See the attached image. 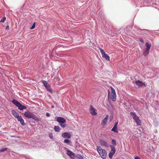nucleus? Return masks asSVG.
I'll return each mask as SVG.
<instances>
[{
  "label": "nucleus",
  "mask_w": 159,
  "mask_h": 159,
  "mask_svg": "<svg viewBox=\"0 0 159 159\" xmlns=\"http://www.w3.org/2000/svg\"><path fill=\"white\" fill-rule=\"evenodd\" d=\"M97 150L101 158L103 159L106 158L107 152L105 150L102 149L100 146H97Z\"/></svg>",
  "instance_id": "1"
},
{
  "label": "nucleus",
  "mask_w": 159,
  "mask_h": 159,
  "mask_svg": "<svg viewBox=\"0 0 159 159\" xmlns=\"http://www.w3.org/2000/svg\"><path fill=\"white\" fill-rule=\"evenodd\" d=\"M25 116L28 119L32 118L35 120H38V118L32 112L27 111L24 114Z\"/></svg>",
  "instance_id": "2"
},
{
  "label": "nucleus",
  "mask_w": 159,
  "mask_h": 159,
  "mask_svg": "<svg viewBox=\"0 0 159 159\" xmlns=\"http://www.w3.org/2000/svg\"><path fill=\"white\" fill-rule=\"evenodd\" d=\"M12 102L15 105V106H17L18 108L20 110H22L24 109H26V107L19 102L17 100L14 99L12 101Z\"/></svg>",
  "instance_id": "3"
},
{
  "label": "nucleus",
  "mask_w": 159,
  "mask_h": 159,
  "mask_svg": "<svg viewBox=\"0 0 159 159\" xmlns=\"http://www.w3.org/2000/svg\"><path fill=\"white\" fill-rule=\"evenodd\" d=\"M130 114L132 116L133 119L135 120L137 125H140L141 122L139 119V117L136 115V114L132 112H130Z\"/></svg>",
  "instance_id": "4"
},
{
  "label": "nucleus",
  "mask_w": 159,
  "mask_h": 159,
  "mask_svg": "<svg viewBox=\"0 0 159 159\" xmlns=\"http://www.w3.org/2000/svg\"><path fill=\"white\" fill-rule=\"evenodd\" d=\"M146 48L144 52V55L145 56L148 54L150 49L151 47V44H149L147 42L145 44Z\"/></svg>",
  "instance_id": "5"
},
{
  "label": "nucleus",
  "mask_w": 159,
  "mask_h": 159,
  "mask_svg": "<svg viewBox=\"0 0 159 159\" xmlns=\"http://www.w3.org/2000/svg\"><path fill=\"white\" fill-rule=\"evenodd\" d=\"M111 150L109 153V157L111 159L115 153L116 149L113 146L111 147Z\"/></svg>",
  "instance_id": "6"
},
{
  "label": "nucleus",
  "mask_w": 159,
  "mask_h": 159,
  "mask_svg": "<svg viewBox=\"0 0 159 159\" xmlns=\"http://www.w3.org/2000/svg\"><path fill=\"white\" fill-rule=\"evenodd\" d=\"M89 111L90 113L93 116H95L97 114V113L95 111V109L92 105H90Z\"/></svg>",
  "instance_id": "7"
},
{
  "label": "nucleus",
  "mask_w": 159,
  "mask_h": 159,
  "mask_svg": "<svg viewBox=\"0 0 159 159\" xmlns=\"http://www.w3.org/2000/svg\"><path fill=\"white\" fill-rule=\"evenodd\" d=\"M108 115H107L102 120L101 122V124L103 127H104L107 123V121L108 119Z\"/></svg>",
  "instance_id": "8"
},
{
  "label": "nucleus",
  "mask_w": 159,
  "mask_h": 159,
  "mask_svg": "<svg viewBox=\"0 0 159 159\" xmlns=\"http://www.w3.org/2000/svg\"><path fill=\"white\" fill-rule=\"evenodd\" d=\"M57 121L59 123H65L66 122V120L63 117H57Z\"/></svg>",
  "instance_id": "9"
},
{
  "label": "nucleus",
  "mask_w": 159,
  "mask_h": 159,
  "mask_svg": "<svg viewBox=\"0 0 159 159\" xmlns=\"http://www.w3.org/2000/svg\"><path fill=\"white\" fill-rule=\"evenodd\" d=\"M16 118L20 122L22 125H25L24 120L22 119L21 116H19Z\"/></svg>",
  "instance_id": "10"
},
{
  "label": "nucleus",
  "mask_w": 159,
  "mask_h": 159,
  "mask_svg": "<svg viewBox=\"0 0 159 159\" xmlns=\"http://www.w3.org/2000/svg\"><path fill=\"white\" fill-rule=\"evenodd\" d=\"M62 136L64 138L70 139L71 137V135L69 133L65 132L62 134Z\"/></svg>",
  "instance_id": "11"
},
{
  "label": "nucleus",
  "mask_w": 159,
  "mask_h": 159,
  "mask_svg": "<svg viewBox=\"0 0 159 159\" xmlns=\"http://www.w3.org/2000/svg\"><path fill=\"white\" fill-rule=\"evenodd\" d=\"M42 82L44 86L46 87L47 89L48 90H51L50 87L48 83L46 81L44 80H42Z\"/></svg>",
  "instance_id": "12"
},
{
  "label": "nucleus",
  "mask_w": 159,
  "mask_h": 159,
  "mask_svg": "<svg viewBox=\"0 0 159 159\" xmlns=\"http://www.w3.org/2000/svg\"><path fill=\"white\" fill-rule=\"evenodd\" d=\"M99 142L102 146L105 147H107L108 144L106 142L102 139H101L99 140Z\"/></svg>",
  "instance_id": "13"
},
{
  "label": "nucleus",
  "mask_w": 159,
  "mask_h": 159,
  "mask_svg": "<svg viewBox=\"0 0 159 159\" xmlns=\"http://www.w3.org/2000/svg\"><path fill=\"white\" fill-rule=\"evenodd\" d=\"M136 84L139 87L142 86L143 85L145 86V84L142 81L139 80H136L135 82Z\"/></svg>",
  "instance_id": "14"
},
{
  "label": "nucleus",
  "mask_w": 159,
  "mask_h": 159,
  "mask_svg": "<svg viewBox=\"0 0 159 159\" xmlns=\"http://www.w3.org/2000/svg\"><path fill=\"white\" fill-rule=\"evenodd\" d=\"M66 154L67 155L69 156L70 157H74L75 155L73 152L69 150H67Z\"/></svg>",
  "instance_id": "15"
},
{
  "label": "nucleus",
  "mask_w": 159,
  "mask_h": 159,
  "mask_svg": "<svg viewBox=\"0 0 159 159\" xmlns=\"http://www.w3.org/2000/svg\"><path fill=\"white\" fill-rule=\"evenodd\" d=\"M11 113L16 118L19 116V114L16 112L14 110H12L11 111Z\"/></svg>",
  "instance_id": "16"
},
{
  "label": "nucleus",
  "mask_w": 159,
  "mask_h": 159,
  "mask_svg": "<svg viewBox=\"0 0 159 159\" xmlns=\"http://www.w3.org/2000/svg\"><path fill=\"white\" fill-rule=\"evenodd\" d=\"M116 93L112 94V95H111V98L112 101L115 102L116 101Z\"/></svg>",
  "instance_id": "17"
},
{
  "label": "nucleus",
  "mask_w": 159,
  "mask_h": 159,
  "mask_svg": "<svg viewBox=\"0 0 159 159\" xmlns=\"http://www.w3.org/2000/svg\"><path fill=\"white\" fill-rule=\"evenodd\" d=\"M54 129L56 132H59L60 129L58 126H55L54 127Z\"/></svg>",
  "instance_id": "18"
},
{
  "label": "nucleus",
  "mask_w": 159,
  "mask_h": 159,
  "mask_svg": "<svg viewBox=\"0 0 159 159\" xmlns=\"http://www.w3.org/2000/svg\"><path fill=\"white\" fill-rule=\"evenodd\" d=\"M102 56V57L105 58L106 60H108V61H109L110 57L107 54H105Z\"/></svg>",
  "instance_id": "19"
},
{
  "label": "nucleus",
  "mask_w": 159,
  "mask_h": 159,
  "mask_svg": "<svg viewBox=\"0 0 159 159\" xmlns=\"http://www.w3.org/2000/svg\"><path fill=\"white\" fill-rule=\"evenodd\" d=\"M117 127L114 126L111 129V131L115 132L116 133H118Z\"/></svg>",
  "instance_id": "20"
},
{
  "label": "nucleus",
  "mask_w": 159,
  "mask_h": 159,
  "mask_svg": "<svg viewBox=\"0 0 159 159\" xmlns=\"http://www.w3.org/2000/svg\"><path fill=\"white\" fill-rule=\"evenodd\" d=\"M100 51L102 54V56H103V55H105L106 54L105 52L102 49H100Z\"/></svg>",
  "instance_id": "21"
},
{
  "label": "nucleus",
  "mask_w": 159,
  "mask_h": 159,
  "mask_svg": "<svg viewBox=\"0 0 159 159\" xmlns=\"http://www.w3.org/2000/svg\"><path fill=\"white\" fill-rule=\"evenodd\" d=\"M70 142V140L68 139H66L64 140V143H67L68 144H69Z\"/></svg>",
  "instance_id": "22"
},
{
  "label": "nucleus",
  "mask_w": 159,
  "mask_h": 159,
  "mask_svg": "<svg viewBox=\"0 0 159 159\" xmlns=\"http://www.w3.org/2000/svg\"><path fill=\"white\" fill-rule=\"evenodd\" d=\"M64 123H60V125L62 127L64 128L66 126V124H64Z\"/></svg>",
  "instance_id": "23"
},
{
  "label": "nucleus",
  "mask_w": 159,
  "mask_h": 159,
  "mask_svg": "<svg viewBox=\"0 0 159 159\" xmlns=\"http://www.w3.org/2000/svg\"><path fill=\"white\" fill-rule=\"evenodd\" d=\"M6 18L5 17H4L0 21L1 22H4L5 20H6Z\"/></svg>",
  "instance_id": "24"
},
{
  "label": "nucleus",
  "mask_w": 159,
  "mask_h": 159,
  "mask_svg": "<svg viewBox=\"0 0 159 159\" xmlns=\"http://www.w3.org/2000/svg\"><path fill=\"white\" fill-rule=\"evenodd\" d=\"M49 136L51 139H53V136L52 133L49 134Z\"/></svg>",
  "instance_id": "25"
},
{
  "label": "nucleus",
  "mask_w": 159,
  "mask_h": 159,
  "mask_svg": "<svg viewBox=\"0 0 159 159\" xmlns=\"http://www.w3.org/2000/svg\"><path fill=\"white\" fill-rule=\"evenodd\" d=\"M112 143L113 145H116V142L115 140L114 139H113L112 140Z\"/></svg>",
  "instance_id": "26"
},
{
  "label": "nucleus",
  "mask_w": 159,
  "mask_h": 159,
  "mask_svg": "<svg viewBox=\"0 0 159 159\" xmlns=\"http://www.w3.org/2000/svg\"><path fill=\"white\" fill-rule=\"evenodd\" d=\"M7 148H2L0 150V152H3L6 151L7 150Z\"/></svg>",
  "instance_id": "27"
},
{
  "label": "nucleus",
  "mask_w": 159,
  "mask_h": 159,
  "mask_svg": "<svg viewBox=\"0 0 159 159\" xmlns=\"http://www.w3.org/2000/svg\"><path fill=\"white\" fill-rule=\"evenodd\" d=\"M35 23H34L32 26V27L30 28V29H34L35 27Z\"/></svg>",
  "instance_id": "28"
},
{
  "label": "nucleus",
  "mask_w": 159,
  "mask_h": 159,
  "mask_svg": "<svg viewBox=\"0 0 159 159\" xmlns=\"http://www.w3.org/2000/svg\"><path fill=\"white\" fill-rule=\"evenodd\" d=\"M112 94H115V93H116V92H115V90L113 89H112Z\"/></svg>",
  "instance_id": "29"
},
{
  "label": "nucleus",
  "mask_w": 159,
  "mask_h": 159,
  "mask_svg": "<svg viewBox=\"0 0 159 159\" xmlns=\"http://www.w3.org/2000/svg\"><path fill=\"white\" fill-rule=\"evenodd\" d=\"M139 40L142 43H143L144 42V41H143V39H139Z\"/></svg>",
  "instance_id": "30"
},
{
  "label": "nucleus",
  "mask_w": 159,
  "mask_h": 159,
  "mask_svg": "<svg viewBox=\"0 0 159 159\" xmlns=\"http://www.w3.org/2000/svg\"><path fill=\"white\" fill-rule=\"evenodd\" d=\"M118 124V122H117L115 123V125L114 126L117 127V125Z\"/></svg>",
  "instance_id": "31"
},
{
  "label": "nucleus",
  "mask_w": 159,
  "mask_h": 159,
  "mask_svg": "<svg viewBox=\"0 0 159 159\" xmlns=\"http://www.w3.org/2000/svg\"><path fill=\"white\" fill-rule=\"evenodd\" d=\"M9 26L8 25H7L6 26V29L7 30H9Z\"/></svg>",
  "instance_id": "32"
},
{
  "label": "nucleus",
  "mask_w": 159,
  "mask_h": 159,
  "mask_svg": "<svg viewBox=\"0 0 159 159\" xmlns=\"http://www.w3.org/2000/svg\"><path fill=\"white\" fill-rule=\"evenodd\" d=\"M135 159H141V158L138 157H135Z\"/></svg>",
  "instance_id": "33"
},
{
  "label": "nucleus",
  "mask_w": 159,
  "mask_h": 159,
  "mask_svg": "<svg viewBox=\"0 0 159 159\" xmlns=\"http://www.w3.org/2000/svg\"><path fill=\"white\" fill-rule=\"evenodd\" d=\"M46 116L47 117H48L50 116V114H49V113H47L46 114Z\"/></svg>",
  "instance_id": "34"
},
{
  "label": "nucleus",
  "mask_w": 159,
  "mask_h": 159,
  "mask_svg": "<svg viewBox=\"0 0 159 159\" xmlns=\"http://www.w3.org/2000/svg\"><path fill=\"white\" fill-rule=\"evenodd\" d=\"M108 96H109V93H108Z\"/></svg>",
  "instance_id": "35"
}]
</instances>
